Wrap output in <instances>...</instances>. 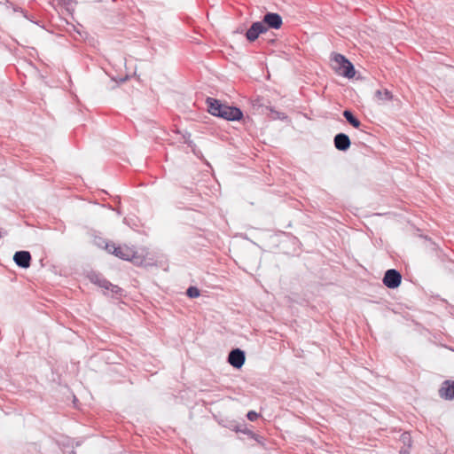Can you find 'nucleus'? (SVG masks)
I'll list each match as a JSON object with an SVG mask.
<instances>
[{"label": "nucleus", "mask_w": 454, "mask_h": 454, "mask_svg": "<svg viewBox=\"0 0 454 454\" xmlns=\"http://www.w3.org/2000/svg\"><path fill=\"white\" fill-rule=\"evenodd\" d=\"M206 104L208 113L214 116L220 117L227 121H239L243 118V113L239 107L223 104L218 99L207 98L206 99Z\"/></svg>", "instance_id": "nucleus-1"}, {"label": "nucleus", "mask_w": 454, "mask_h": 454, "mask_svg": "<svg viewBox=\"0 0 454 454\" xmlns=\"http://www.w3.org/2000/svg\"><path fill=\"white\" fill-rule=\"evenodd\" d=\"M333 69L340 75L347 78H353L356 70L353 64L342 54L333 53L331 59Z\"/></svg>", "instance_id": "nucleus-2"}, {"label": "nucleus", "mask_w": 454, "mask_h": 454, "mask_svg": "<svg viewBox=\"0 0 454 454\" xmlns=\"http://www.w3.org/2000/svg\"><path fill=\"white\" fill-rule=\"evenodd\" d=\"M102 242L105 244V248L109 254H114L120 259L130 261L135 255V251L126 245L116 246L114 242H108L106 240H103Z\"/></svg>", "instance_id": "nucleus-3"}, {"label": "nucleus", "mask_w": 454, "mask_h": 454, "mask_svg": "<svg viewBox=\"0 0 454 454\" xmlns=\"http://www.w3.org/2000/svg\"><path fill=\"white\" fill-rule=\"evenodd\" d=\"M382 281L387 287L395 289L400 286L402 275L398 270L390 269L385 272Z\"/></svg>", "instance_id": "nucleus-4"}, {"label": "nucleus", "mask_w": 454, "mask_h": 454, "mask_svg": "<svg viewBox=\"0 0 454 454\" xmlns=\"http://www.w3.org/2000/svg\"><path fill=\"white\" fill-rule=\"evenodd\" d=\"M90 279L92 283L98 285V286L110 291L113 294H119L121 292V288L118 286L113 285L107 279L104 278L100 275L97 273H91L90 275Z\"/></svg>", "instance_id": "nucleus-5"}, {"label": "nucleus", "mask_w": 454, "mask_h": 454, "mask_svg": "<svg viewBox=\"0 0 454 454\" xmlns=\"http://www.w3.org/2000/svg\"><path fill=\"white\" fill-rule=\"evenodd\" d=\"M261 22L264 24L266 31L270 28L278 29L283 24L282 17L276 12H266Z\"/></svg>", "instance_id": "nucleus-6"}, {"label": "nucleus", "mask_w": 454, "mask_h": 454, "mask_svg": "<svg viewBox=\"0 0 454 454\" xmlns=\"http://www.w3.org/2000/svg\"><path fill=\"white\" fill-rule=\"evenodd\" d=\"M266 27L263 23L260 21L253 22L250 27L247 30L245 36L250 43L254 42L258 39L260 35L265 34Z\"/></svg>", "instance_id": "nucleus-7"}, {"label": "nucleus", "mask_w": 454, "mask_h": 454, "mask_svg": "<svg viewBox=\"0 0 454 454\" xmlns=\"http://www.w3.org/2000/svg\"><path fill=\"white\" fill-rule=\"evenodd\" d=\"M245 352L240 348H234L228 355L229 364L236 369L241 368L245 364Z\"/></svg>", "instance_id": "nucleus-8"}, {"label": "nucleus", "mask_w": 454, "mask_h": 454, "mask_svg": "<svg viewBox=\"0 0 454 454\" xmlns=\"http://www.w3.org/2000/svg\"><path fill=\"white\" fill-rule=\"evenodd\" d=\"M13 261L19 267L27 269L31 264V254L28 251H17L13 255Z\"/></svg>", "instance_id": "nucleus-9"}, {"label": "nucleus", "mask_w": 454, "mask_h": 454, "mask_svg": "<svg viewBox=\"0 0 454 454\" xmlns=\"http://www.w3.org/2000/svg\"><path fill=\"white\" fill-rule=\"evenodd\" d=\"M333 144L337 150L346 152L351 145L349 137L344 133H338L333 138Z\"/></svg>", "instance_id": "nucleus-10"}, {"label": "nucleus", "mask_w": 454, "mask_h": 454, "mask_svg": "<svg viewBox=\"0 0 454 454\" xmlns=\"http://www.w3.org/2000/svg\"><path fill=\"white\" fill-rule=\"evenodd\" d=\"M439 395L445 400L454 399V381L445 380L439 389Z\"/></svg>", "instance_id": "nucleus-11"}, {"label": "nucleus", "mask_w": 454, "mask_h": 454, "mask_svg": "<svg viewBox=\"0 0 454 454\" xmlns=\"http://www.w3.org/2000/svg\"><path fill=\"white\" fill-rule=\"evenodd\" d=\"M342 114L351 126L356 129L360 128L361 121L353 114L350 110H344Z\"/></svg>", "instance_id": "nucleus-12"}, {"label": "nucleus", "mask_w": 454, "mask_h": 454, "mask_svg": "<svg viewBox=\"0 0 454 454\" xmlns=\"http://www.w3.org/2000/svg\"><path fill=\"white\" fill-rule=\"evenodd\" d=\"M375 97L379 100H390L392 98V94L387 90H378L375 92Z\"/></svg>", "instance_id": "nucleus-13"}, {"label": "nucleus", "mask_w": 454, "mask_h": 454, "mask_svg": "<svg viewBox=\"0 0 454 454\" xmlns=\"http://www.w3.org/2000/svg\"><path fill=\"white\" fill-rule=\"evenodd\" d=\"M186 294L190 297V298H197L200 296V290L195 287V286H190L187 290H186Z\"/></svg>", "instance_id": "nucleus-14"}, {"label": "nucleus", "mask_w": 454, "mask_h": 454, "mask_svg": "<svg viewBox=\"0 0 454 454\" xmlns=\"http://www.w3.org/2000/svg\"><path fill=\"white\" fill-rule=\"evenodd\" d=\"M247 417L250 421H254L258 419L259 414L254 411H250L247 412Z\"/></svg>", "instance_id": "nucleus-15"}, {"label": "nucleus", "mask_w": 454, "mask_h": 454, "mask_svg": "<svg viewBox=\"0 0 454 454\" xmlns=\"http://www.w3.org/2000/svg\"><path fill=\"white\" fill-rule=\"evenodd\" d=\"M254 106H263V104L260 102V99H257L254 101Z\"/></svg>", "instance_id": "nucleus-16"}]
</instances>
